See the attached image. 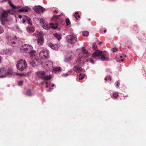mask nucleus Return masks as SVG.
Instances as JSON below:
<instances>
[{
  "label": "nucleus",
  "mask_w": 146,
  "mask_h": 146,
  "mask_svg": "<svg viewBox=\"0 0 146 146\" xmlns=\"http://www.w3.org/2000/svg\"><path fill=\"white\" fill-rule=\"evenodd\" d=\"M76 63L77 65H82L83 64L84 62L82 60L80 59H78L76 61Z\"/></svg>",
  "instance_id": "21"
},
{
  "label": "nucleus",
  "mask_w": 146,
  "mask_h": 146,
  "mask_svg": "<svg viewBox=\"0 0 146 146\" xmlns=\"http://www.w3.org/2000/svg\"><path fill=\"white\" fill-rule=\"evenodd\" d=\"M74 53L72 51L70 52L69 54L68 57L65 59V61L68 62L70 61L74 58Z\"/></svg>",
  "instance_id": "13"
},
{
  "label": "nucleus",
  "mask_w": 146,
  "mask_h": 146,
  "mask_svg": "<svg viewBox=\"0 0 146 146\" xmlns=\"http://www.w3.org/2000/svg\"><path fill=\"white\" fill-rule=\"evenodd\" d=\"M16 65L17 69L21 71L23 70L26 68L27 64L25 60L21 59L17 62Z\"/></svg>",
  "instance_id": "5"
},
{
  "label": "nucleus",
  "mask_w": 146,
  "mask_h": 146,
  "mask_svg": "<svg viewBox=\"0 0 146 146\" xmlns=\"http://www.w3.org/2000/svg\"><path fill=\"white\" fill-rule=\"evenodd\" d=\"M121 62H123V59H122L121 60Z\"/></svg>",
  "instance_id": "52"
},
{
  "label": "nucleus",
  "mask_w": 146,
  "mask_h": 146,
  "mask_svg": "<svg viewBox=\"0 0 146 146\" xmlns=\"http://www.w3.org/2000/svg\"><path fill=\"white\" fill-rule=\"evenodd\" d=\"M60 70L61 68L60 67H59L55 68L53 69V71L56 73L57 72L60 71Z\"/></svg>",
  "instance_id": "26"
},
{
  "label": "nucleus",
  "mask_w": 146,
  "mask_h": 146,
  "mask_svg": "<svg viewBox=\"0 0 146 146\" xmlns=\"http://www.w3.org/2000/svg\"><path fill=\"white\" fill-rule=\"evenodd\" d=\"M117 48H114L112 49V51L114 52H116V51H117Z\"/></svg>",
  "instance_id": "38"
},
{
  "label": "nucleus",
  "mask_w": 146,
  "mask_h": 146,
  "mask_svg": "<svg viewBox=\"0 0 146 146\" xmlns=\"http://www.w3.org/2000/svg\"><path fill=\"white\" fill-rule=\"evenodd\" d=\"M66 22L67 26H68L70 24V21L68 18H67L66 20Z\"/></svg>",
  "instance_id": "29"
},
{
  "label": "nucleus",
  "mask_w": 146,
  "mask_h": 146,
  "mask_svg": "<svg viewBox=\"0 0 146 146\" xmlns=\"http://www.w3.org/2000/svg\"><path fill=\"white\" fill-rule=\"evenodd\" d=\"M106 30H104V33H106Z\"/></svg>",
  "instance_id": "49"
},
{
  "label": "nucleus",
  "mask_w": 146,
  "mask_h": 146,
  "mask_svg": "<svg viewBox=\"0 0 146 146\" xmlns=\"http://www.w3.org/2000/svg\"><path fill=\"white\" fill-rule=\"evenodd\" d=\"M54 86V84H53L52 85V87H53Z\"/></svg>",
  "instance_id": "47"
},
{
  "label": "nucleus",
  "mask_w": 146,
  "mask_h": 146,
  "mask_svg": "<svg viewBox=\"0 0 146 146\" xmlns=\"http://www.w3.org/2000/svg\"><path fill=\"white\" fill-rule=\"evenodd\" d=\"M102 42H100V43H99V44H102Z\"/></svg>",
  "instance_id": "51"
},
{
  "label": "nucleus",
  "mask_w": 146,
  "mask_h": 146,
  "mask_svg": "<svg viewBox=\"0 0 146 146\" xmlns=\"http://www.w3.org/2000/svg\"><path fill=\"white\" fill-rule=\"evenodd\" d=\"M4 31L3 29L0 26V34L3 33Z\"/></svg>",
  "instance_id": "36"
},
{
  "label": "nucleus",
  "mask_w": 146,
  "mask_h": 146,
  "mask_svg": "<svg viewBox=\"0 0 146 146\" xmlns=\"http://www.w3.org/2000/svg\"><path fill=\"white\" fill-rule=\"evenodd\" d=\"M74 16L75 17L76 20H78L80 18V16L78 15V12L76 13Z\"/></svg>",
  "instance_id": "25"
},
{
  "label": "nucleus",
  "mask_w": 146,
  "mask_h": 146,
  "mask_svg": "<svg viewBox=\"0 0 146 146\" xmlns=\"http://www.w3.org/2000/svg\"><path fill=\"white\" fill-rule=\"evenodd\" d=\"M92 56L95 58H99L102 61L109 60V58L107 55L99 50L95 51L93 54Z\"/></svg>",
  "instance_id": "1"
},
{
  "label": "nucleus",
  "mask_w": 146,
  "mask_h": 146,
  "mask_svg": "<svg viewBox=\"0 0 146 146\" xmlns=\"http://www.w3.org/2000/svg\"><path fill=\"white\" fill-rule=\"evenodd\" d=\"M124 57L125 58L126 57V55H124Z\"/></svg>",
  "instance_id": "54"
},
{
  "label": "nucleus",
  "mask_w": 146,
  "mask_h": 146,
  "mask_svg": "<svg viewBox=\"0 0 146 146\" xmlns=\"http://www.w3.org/2000/svg\"><path fill=\"white\" fill-rule=\"evenodd\" d=\"M54 35L56 38L58 40H59L61 38V35L60 34H54Z\"/></svg>",
  "instance_id": "18"
},
{
  "label": "nucleus",
  "mask_w": 146,
  "mask_h": 146,
  "mask_svg": "<svg viewBox=\"0 0 146 146\" xmlns=\"http://www.w3.org/2000/svg\"><path fill=\"white\" fill-rule=\"evenodd\" d=\"M24 9L22 8L19 10V11L20 13H23L24 12Z\"/></svg>",
  "instance_id": "40"
},
{
  "label": "nucleus",
  "mask_w": 146,
  "mask_h": 146,
  "mask_svg": "<svg viewBox=\"0 0 146 146\" xmlns=\"http://www.w3.org/2000/svg\"><path fill=\"white\" fill-rule=\"evenodd\" d=\"M82 35L84 36H88L89 35L88 32L87 31H85L83 32Z\"/></svg>",
  "instance_id": "24"
},
{
  "label": "nucleus",
  "mask_w": 146,
  "mask_h": 146,
  "mask_svg": "<svg viewBox=\"0 0 146 146\" xmlns=\"http://www.w3.org/2000/svg\"><path fill=\"white\" fill-rule=\"evenodd\" d=\"M59 15L54 16L52 17V19L54 20H56L59 17Z\"/></svg>",
  "instance_id": "30"
},
{
  "label": "nucleus",
  "mask_w": 146,
  "mask_h": 146,
  "mask_svg": "<svg viewBox=\"0 0 146 146\" xmlns=\"http://www.w3.org/2000/svg\"><path fill=\"white\" fill-rule=\"evenodd\" d=\"M39 55L40 56L44 59H47L49 57L48 51L44 49L40 52Z\"/></svg>",
  "instance_id": "9"
},
{
  "label": "nucleus",
  "mask_w": 146,
  "mask_h": 146,
  "mask_svg": "<svg viewBox=\"0 0 146 146\" xmlns=\"http://www.w3.org/2000/svg\"><path fill=\"white\" fill-rule=\"evenodd\" d=\"M13 73V70L12 69L9 68L7 70L5 68H0V78H5L7 75H11Z\"/></svg>",
  "instance_id": "2"
},
{
  "label": "nucleus",
  "mask_w": 146,
  "mask_h": 146,
  "mask_svg": "<svg viewBox=\"0 0 146 146\" xmlns=\"http://www.w3.org/2000/svg\"><path fill=\"white\" fill-rule=\"evenodd\" d=\"M17 38L15 36L11 37L8 40V43L13 46H17Z\"/></svg>",
  "instance_id": "10"
},
{
  "label": "nucleus",
  "mask_w": 146,
  "mask_h": 146,
  "mask_svg": "<svg viewBox=\"0 0 146 146\" xmlns=\"http://www.w3.org/2000/svg\"><path fill=\"white\" fill-rule=\"evenodd\" d=\"M48 86L46 85V88H48Z\"/></svg>",
  "instance_id": "55"
},
{
  "label": "nucleus",
  "mask_w": 146,
  "mask_h": 146,
  "mask_svg": "<svg viewBox=\"0 0 146 146\" xmlns=\"http://www.w3.org/2000/svg\"><path fill=\"white\" fill-rule=\"evenodd\" d=\"M20 49L23 52L27 53L31 50L32 47L29 45L25 44L22 46Z\"/></svg>",
  "instance_id": "7"
},
{
  "label": "nucleus",
  "mask_w": 146,
  "mask_h": 146,
  "mask_svg": "<svg viewBox=\"0 0 146 146\" xmlns=\"http://www.w3.org/2000/svg\"><path fill=\"white\" fill-rule=\"evenodd\" d=\"M97 47L96 44V43H94L92 45V47L93 49H95Z\"/></svg>",
  "instance_id": "33"
},
{
  "label": "nucleus",
  "mask_w": 146,
  "mask_h": 146,
  "mask_svg": "<svg viewBox=\"0 0 146 146\" xmlns=\"http://www.w3.org/2000/svg\"><path fill=\"white\" fill-rule=\"evenodd\" d=\"M90 62L92 63V64H93L94 63V62H93V60L91 59L90 60Z\"/></svg>",
  "instance_id": "44"
},
{
  "label": "nucleus",
  "mask_w": 146,
  "mask_h": 146,
  "mask_svg": "<svg viewBox=\"0 0 146 146\" xmlns=\"http://www.w3.org/2000/svg\"><path fill=\"white\" fill-rule=\"evenodd\" d=\"M54 12H56V13H57L58 12V11H56V10H55L54 11Z\"/></svg>",
  "instance_id": "46"
},
{
  "label": "nucleus",
  "mask_w": 146,
  "mask_h": 146,
  "mask_svg": "<svg viewBox=\"0 0 146 146\" xmlns=\"http://www.w3.org/2000/svg\"><path fill=\"white\" fill-rule=\"evenodd\" d=\"M110 79V80H111V79L110 76H107L105 78V80L106 81H107L108 80Z\"/></svg>",
  "instance_id": "35"
},
{
  "label": "nucleus",
  "mask_w": 146,
  "mask_h": 146,
  "mask_svg": "<svg viewBox=\"0 0 146 146\" xmlns=\"http://www.w3.org/2000/svg\"><path fill=\"white\" fill-rule=\"evenodd\" d=\"M36 76L39 78L44 81H47L51 79L50 76L46 75V73L44 71H39L36 73Z\"/></svg>",
  "instance_id": "3"
},
{
  "label": "nucleus",
  "mask_w": 146,
  "mask_h": 146,
  "mask_svg": "<svg viewBox=\"0 0 146 146\" xmlns=\"http://www.w3.org/2000/svg\"><path fill=\"white\" fill-rule=\"evenodd\" d=\"M51 89V88H49V89Z\"/></svg>",
  "instance_id": "56"
},
{
  "label": "nucleus",
  "mask_w": 146,
  "mask_h": 146,
  "mask_svg": "<svg viewBox=\"0 0 146 146\" xmlns=\"http://www.w3.org/2000/svg\"><path fill=\"white\" fill-rule=\"evenodd\" d=\"M82 51L85 54H87L88 53V52L84 48H83L82 49Z\"/></svg>",
  "instance_id": "34"
},
{
  "label": "nucleus",
  "mask_w": 146,
  "mask_h": 146,
  "mask_svg": "<svg viewBox=\"0 0 146 146\" xmlns=\"http://www.w3.org/2000/svg\"><path fill=\"white\" fill-rule=\"evenodd\" d=\"M1 56H0V63H1Z\"/></svg>",
  "instance_id": "50"
},
{
  "label": "nucleus",
  "mask_w": 146,
  "mask_h": 146,
  "mask_svg": "<svg viewBox=\"0 0 146 146\" xmlns=\"http://www.w3.org/2000/svg\"><path fill=\"white\" fill-rule=\"evenodd\" d=\"M40 23H42V24H44L45 23L44 19L42 18L40 19Z\"/></svg>",
  "instance_id": "32"
},
{
  "label": "nucleus",
  "mask_w": 146,
  "mask_h": 146,
  "mask_svg": "<svg viewBox=\"0 0 146 146\" xmlns=\"http://www.w3.org/2000/svg\"><path fill=\"white\" fill-rule=\"evenodd\" d=\"M44 39L43 37L42 36H39L37 39V43L38 45H42L44 42Z\"/></svg>",
  "instance_id": "15"
},
{
  "label": "nucleus",
  "mask_w": 146,
  "mask_h": 146,
  "mask_svg": "<svg viewBox=\"0 0 146 146\" xmlns=\"http://www.w3.org/2000/svg\"><path fill=\"white\" fill-rule=\"evenodd\" d=\"M11 10L9 9L7 11H4L1 15L0 19L1 21V24L4 25L5 24L4 22L7 21V18L8 16L11 14Z\"/></svg>",
  "instance_id": "4"
},
{
  "label": "nucleus",
  "mask_w": 146,
  "mask_h": 146,
  "mask_svg": "<svg viewBox=\"0 0 146 146\" xmlns=\"http://www.w3.org/2000/svg\"><path fill=\"white\" fill-rule=\"evenodd\" d=\"M26 95L28 96H32V92L30 89H29L27 90Z\"/></svg>",
  "instance_id": "23"
},
{
  "label": "nucleus",
  "mask_w": 146,
  "mask_h": 146,
  "mask_svg": "<svg viewBox=\"0 0 146 146\" xmlns=\"http://www.w3.org/2000/svg\"><path fill=\"white\" fill-rule=\"evenodd\" d=\"M28 11V10L27 9H24V12H27Z\"/></svg>",
  "instance_id": "43"
},
{
  "label": "nucleus",
  "mask_w": 146,
  "mask_h": 146,
  "mask_svg": "<svg viewBox=\"0 0 146 146\" xmlns=\"http://www.w3.org/2000/svg\"><path fill=\"white\" fill-rule=\"evenodd\" d=\"M53 63L52 62L48 61L46 62V65L50 67H53Z\"/></svg>",
  "instance_id": "22"
},
{
  "label": "nucleus",
  "mask_w": 146,
  "mask_h": 146,
  "mask_svg": "<svg viewBox=\"0 0 146 146\" xmlns=\"http://www.w3.org/2000/svg\"><path fill=\"white\" fill-rule=\"evenodd\" d=\"M49 46L51 48L54 50H56L58 48V46L57 45H54L51 43L49 44Z\"/></svg>",
  "instance_id": "17"
},
{
  "label": "nucleus",
  "mask_w": 146,
  "mask_h": 146,
  "mask_svg": "<svg viewBox=\"0 0 146 146\" xmlns=\"http://www.w3.org/2000/svg\"><path fill=\"white\" fill-rule=\"evenodd\" d=\"M18 17L19 18H21L22 17V16L21 15H19L18 16Z\"/></svg>",
  "instance_id": "45"
},
{
  "label": "nucleus",
  "mask_w": 146,
  "mask_h": 146,
  "mask_svg": "<svg viewBox=\"0 0 146 146\" xmlns=\"http://www.w3.org/2000/svg\"><path fill=\"white\" fill-rule=\"evenodd\" d=\"M35 29L33 27H28L27 29V31L29 33H32L35 31Z\"/></svg>",
  "instance_id": "19"
},
{
  "label": "nucleus",
  "mask_w": 146,
  "mask_h": 146,
  "mask_svg": "<svg viewBox=\"0 0 146 146\" xmlns=\"http://www.w3.org/2000/svg\"><path fill=\"white\" fill-rule=\"evenodd\" d=\"M8 3L10 5L13 9H15L16 8V7L11 2L10 0H8Z\"/></svg>",
  "instance_id": "27"
},
{
  "label": "nucleus",
  "mask_w": 146,
  "mask_h": 146,
  "mask_svg": "<svg viewBox=\"0 0 146 146\" xmlns=\"http://www.w3.org/2000/svg\"><path fill=\"white\" fill-rule=\"evenodd\" d=\"M66 39L68 42L71 44L75 43L77 41V39L76 36L72 35H67Z\"/></svg>",
  "instance_id": "6"
},
{
  "label": "nucleus",
  "mask_w": 146,
  "mask_h": 146,
  "mask_svg": "<svg viewBox=\"0 0 146 146\" xmlns=\"http://www.w3.org/2000/svg\"><path fill=\"white\" fill-rule=\"evenodd\" d=\"M30 56L32 58H33L35 56V51L34 50H31L29 52Z\"/></svg>",
  "instance_id": "20"
},
{
  "label": "nucleus",
  "mask_w": 146,
  "mask_h": 146,
  "mask_svg": "<svg viewBox=\"0 0 146 146\" xmlns=\"http://www.w3.org/2000/svg\"><path fill=\"white\" fill-rule=\"evenodd\" d=\"M73 70L76 72H80L82 70L81 67L79 66L78 65L74 66L73 68Z\"/></svg>",
  "instance_id": "14"
},
{
  "label": "nucleus",
  "mask_w": 146,
  "mask_h": 146,
  "mask_svg": "<svg viewBox=\"0 0 146 146\" xmlns=\"http://www.w3.org/2000/svg\"><path fill=\"white\" fill-rule=\"evenodd\" d=\"M117 83L116 84V86L117 87H118L120 85V83H119V82L118 81L117 82Z\"/></svg>",
  "instance_id": "41"
},
{
  "label": "nucleus",
  "mask_w": 146,
  "mask_h": 146,
  "mask_svg": "<svg viewBox=\"0 0 146 146\" xmlns=\"http://www.w3.org/2000/svg\"><path fill=\"white\" fill-rule=\"evenodd\" d=\"M39 60L37 58H35L29 61L30 64L33 67L38 65L39 63Z\"/></svg>",
  "instance_id": "11"
},
{
  "label": "nucleus",
  "mask_w": 146,
  "mask_h": 146,
  "mask_svg": "<svg viewBox=\"0 0 146 146\" xmlns=\"http://www.w3.org/2000/svg\"><path fill=\"white\" fill-rule=\"evenodd\" d=\"M79 80H82L85 77V75L84 74H82V75L81 74H79Z\"/></svg>",
  "instance_id": "28"
},
{
  "label": "nucleus",
  "mask_w": 146,
  "mask_h": 146,
  "mask_svg": "<svg viewBox=\"0 0 146 146\" xmlns=\"http://www.w3.org/2000/svg\"><path fill=\"white\" fill-rule=\"evenodd\" d=\"M23 17L24 19H25V21H26V22H27L28 23L29 25H32V24L31 22V21L30 17L26 16H23Z\"/></svg>",
  "instance_id": "16"
},
{
  "label": "nucleus",
  "mask_w": 146,
  "mask_h": 146,
  "mask_svg": "<svg viewBox=\"0 0 146 146\" xmlns=\"http://www.w3.org/2000/svg\"><path fill=\"white\" fill-rule=\"evenodd\" d=\"M26 22V21H25V19H24L23 17V21H22L23 23H24Z\"/></svg>",
  "instance_id": "42"
},
{
  "label": "nucleus",
  "mask_w": 146,
  "mask_h": 146,
  "mask_svg": "<svg viewBox=\"0 0 146 146\" xmlns=\"http://www.w3.org/2000/svg\"><path fill=\"white\" fill-rule=\"evenodd\" d=\"M48 84V82H46V84Z\"/></svg>",
  "instance_id": "53"
},
{
  "label": "nucleus",
  "mask_w": 146,
  "mask_h": 146,
  "mask_svg": "<svg viewBox=\"0 0 146 146\" xmlns=\"http://www.w3.org/2000/svg\"><path fill=\"white\" fill-rule=\"evenodd\" d=\"M33 10L38 13H43L45 9L40 6H35L33 8Z\"/></svg>",
  "instance_id": "12"
},
{
  "label": "nucleus",
  "mask_w": 146,
  "mask_h": 146,
  "mask_svg": "<svg viewBox=\"0 0 146 146\" xmlns=\"http://www.w3.org/2000/svg\"><path fill=\"white\" fill-rule=\"evenodd\" d=\"M42 27L44 29H48L50 28L54 29H56L57 28V26L55 25L54 26L53 23H51L49 24H46L44 23V24H42Z\"/></svg>",
  "instance_id": "8"
},
{
  "label": "nucleus",
  "mask_w": 146,
  "mask_h": 146,
  "mask_svg": "<svg viewBox=\"0 0 146 146\" xmlns=\"http://www.w3.org/2000/svg\"><path fill=\"white\" fill-rule=\"evenodd\" d=\"M23 75V74L18 73H16L15 74V75H19L20 76H22Z\"/></svg>",
  "instance_id": "37"
},
{
  "label": "nucleus",
  "mask_w": 146,
  "mask_h": 146,
  "mask_svg": "<svg viewBox=\"0 0 146 146\" xmlns=\"http://www.w3.org/2000/svg\"><path fill=\"white\" fill-rule=\"evenodd\" d=\"M4 1H6V0H4Z\"/></svg>",
  "instance_id": "57"
},
{
  "label": "nucleus",
  "mask_w": 146,
  "mask_h": 146,
  "mask_svg": "<svg viewBox=\"0 0 146 146\" xmlns=\"http://www.w3.org/2000/svg\"><path fill=\"white\" fill-rule=\"evenodd\" d=\"M23 82L22 81H20L18 82V85L19 86H21L23 84Z\"/></svg>",
  "instance_id": "39"
},
{
  "label": "nucleus",
  "mask_w": 146,
  "mask_h": 146,
  "mask_svg": "<svg viewBox=\"0 0 146 146\" xmlns=\"http://www.w3.org/2000/svg\"><path fill=\"white\" fill-rule=\"evenodd\" d=\"M118 96V95L117 93H114L113 95V97L115 98H117Z\"/></svg>",
  "instance_id": "31"
},
{
  "label": "nucleus",
  "mask_w": 146,
  "mask_h": 146,
  "mask_svg": "<svg viewBox=\"0 0 146 146\" xmlns=\"http://www.w3.org/2000/svg\"><path fill=\"white\" fill-rule=\"evenodd\" d=\"M123 57V56H120V58H122Z\"/></svg>",
  "instance_id": "48"
}]
</instances>
